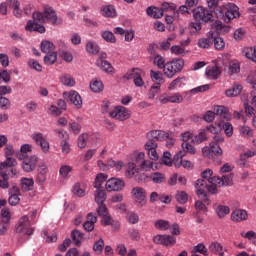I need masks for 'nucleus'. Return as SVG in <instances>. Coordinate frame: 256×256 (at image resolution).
<instances>
[{"mask_svg":"<svg viewBox=\"0 0 256 256\" xmlns=\"http://www.w3.org/2000/svg\"><path fill=\"white\" fill-rule=\"evenodd\" d=\"M33 20H29L26 24V31H37L38 33H45V26L39 23H51V25H61L63 20L57 17V12L51 7H45L44 11L35 12L32 15Z\"/></svg>","mask_w":256,"mask_h":256,"instance_id":"nucleus-1","label":"nucleus"},{"mask_svg":"<svg viewBox=\"0 0 256 256\" xmlns=\"http://www.w3.org/2000/svg\"><path fill=\"white\" fill-rule=\"evenodd\" d=\"M15 153L13 146L6 145L5 147V155L6 160L0 163V187L1 189H9V177L16 175L15 170L12 167L17 165V160L15 158H11V155Z\"/></svg>","mask_w":256,"mask_h":256,"instance_id":"nucleus-2","label":"nucleus"},{"mask_svg":"<svg viewBox=\"0 0 256 256\" xmlns=\"http://www.w3.org/2000/svg\"><path fill=\"white\" fill-rule=\"evenodd\" d=\"M213 178H210L207 182V180H197L194 187L196 189V194L203 201V203H206V205H209V198L207 197V191L208 193H211L212 195H215L217 193V185H219L217 182H212Z\"/></svg>","mask_w":256,"mask_h":256,"instance_id":"nucleus-3","label":"nucleus"},{"mask_svg":"<svg viewBox=\"0 0 256 256\" xmlns=\"http://www.w3.org/2000/svg\"><path fill=\"white\" fill-rule=\"evenodd\" d=\"M185 66V61L183 59H174L172 61L166 62L163 73L168 79H173L177 73L183 70Z\"/></svg>","mask_w":256,"mask_h":256,"instance_id":"nucleus-4","label":"nucleus"},{"mask_svg":"<svg viewBox=\"0 0 256 256\" xmlns=\"http://www.w3.org/2000/svg\"><path fill=\"white\" fill-rule=\"evenodd\" d=\"M193 17L195 21H202V23H209L213 19V11L203 6H198L193 9Z\"/></svg>","mask_w":256,"mask_h":256,"instance_id":"nucleus-5","label":"nucleus"},{"mask_svg":"<svg viewBox=\"0 0 256 256\" xmlns=\"http://www.w3.org/2000/svg\"><path fill=\"white\" fill-rule=\"evenodd\" d=\"M35 230L31 228V223L29 222L28 216H22L18 224L16 226V233H20L21 235H33Z\"/></svg>","mask_w":256,"mask_h":256,"instance_id":"nucleus-6","label":"nucleus"},{"mask_svg":"<svg viewBox=\"0 0 256 256\" xmlns=\"http://www.w3.org/2000/svg\"><path fill=\"white\" fill-rule=\"evenodd\" d=\"M109 116L117 121H127V119L131 117V111H129L125 106H116L109 112Z\"/></svg>","mask_w":256,"mask_h":256,"instance_id":"nucleus-7","label":"nucleus"},{"mask_svg":"<svg viewBox=\"0 0 256 256\" xmlns=\"http://www.w3.org/2000/svg\"><path fill=\"white\" fill-rule=\"evenodd\" d=\"M153 242L156 245H163L164 247H173L177 243V239L171 235H156L153 238Z\"/></svg>","mask_w":256,"mask_h":256,"instance_id":"nucleus-8","label":"nucleus"},{"mask_svg":"<svg viewBox=\"0 0 256 256\" xmlns=\"http://www.w3.org/2000/svg\"><path fill=\"white\" fill-rule=\"evenodd\" d=\"M22 169L26 173H31L35 171L37 163H39V157L37 155H31L22 160Z\"/></svg>","mask_w":256,"mask_h":256,"instance_id":"nucleus-9","label":"nucleus"},{"mask_svg":"<svg viewBox=\"0 0 256 256\" xmlns=\"http://www.w3.org/2000/svg\"><path fill=\"white\" fill-rule=\"evenodd\" d=\"M63 97L64 99L71 101L77 109H81V107H83V99L77 91L71 90L70 92H64Z\"/></svg>","mask_w":256,"mask_h":256,"instance_id":"nucleus-10","label":"nucleus"},{"mask_svg":"<svg viewBox=\"0 0 256 256\" xmlns=\"http://www.w3.org/2000/svg\"><path fill=\"white\" fill-rule=\"evenodd\" d=\"M106 191H123L125 187V182L119 178H110L106 182Z\"/></svg>","mask_w":256,"mask_h":256,"instance_id":"nucleus-11","label":"nucleus"},{"mask_svg":"<svg viewBox=\"0 0 256 256\" xmlns=\"http://www.w3.org/2000/svg\"><path fill=\"white\" fill-rule=\"evenodd\" d=\"M185 157V152L179 151L176 155H174L173 163L175 167H184V169H193V163L189 160H183Z\"/></svg>","mask_w":256,"mask_h":256,"instance_id":"nucleus-12","label":"nucleus"},{"mask_svg":"<svg viewBox=\"0 0 256 256\" xmlns=\"http://www.w3.org/2000/svg\"><path fill=\"white\" fill-rule=\"evenodd\" d=\"M132 195L134 196L138 207H145V203H147V195L145 194V189L141 187L133 188Z\"/></svg>","mask_w":256,"mask_h":256,"instance_id":"nucleus-13","label":"nucleus"},{"mask_svg":"<svg viewBox=\"0 0 256 256\" xmlns=\"http://www.w3.org/2000/svg\"><path fill=\"white\" fill-rule=\"evenodd\" d=\"M146 137L148 141L155 143L156 141H165L166 139H169V133L161 130H152L147 133Z\"/></svg>","mask_w":256,"mask_h":256,"instance_id":"nucleus-14","label":"nucleus"},{"mask_svg":"<svg viewBox=\"0 0 256 256\" xmlns=\"http://www.w3.org/2000/svg\"><path fill=\"white\" fill-rule=\"evenodd\" d=\"M31 137L33 141L36 143V145H39V147H41L43 153H49V141L45 139L42 133L32 134Z\"/></svg>","mask_w":256,"mask_h":256,"instance_id":"nucleus-15","label":"nucleus"},{"mask_svg":"<svg viewBox=\"0 0 256 256\" xmlns=\"http://www.w3.org/2000/svg\"><path fill=\"white\" fill-rule=\"evenodd\" d=\"M236 17H239V7L235 6L234 4H228L226 6L223 21H225V23H230V21L236 19Z\"/></svg>","mask_w":256,"mask_h":256,"instance_id":"nucleus-16","label":"nucleus"},{"mask_svg":"<svg viewBox=\"0 0 256 256\" xmlns=\"http://www.w3.org/2000/svg\"><path fill=\"white\" fill-rule=\"evenodd\" d=\"M97 213L100 217H102V223L104 225H111L113 223V218L109 216V210L107 206L104 204H98Z\"/></svg>","mask_w":256,"mask_h":256,"instance_id":"nucleus-17","label":"nucleus"},{"mask_svg":"<svg viewBox=\"0 0 256 256\" xmlns=\"http://www.w3.org/2000/svg\"><path fill=\"white\" fill-rule=\"evenodd\" d=\"M159 101L162 105H167V103H183V95L180 93H175L171 96L161 95L159 96Z\"/></svg>","mask_w":256,"mask_h":256,"instance_id":"nucleus-18","label":"nucleus"},{"mask_svg":"<svg viewBox=\"0 0 256 256\" xmlns=\"http://www.w3.org/2000/svg\"><path fill=\"white\" fill-rule=\"evenodd\" d=\"M48 171L47 164L40 162L37 169L36 183H45V181H47Z\"/></svg>","mask_w":256,"mask_h":256,"instance_id":"nucleus-19","label":"nucleus"},{"mask_svg":"<svg viewBox=\"0 0 256 256\" xmlns=\"http://www.w3.org/2000/svg\"><path fill=\"white\" fill-rule=\"evenodd\" d=\"M145 149H146L147 155L151 159V161H157V159H159V154H157L156 142L147 141L145 144Z\"/></svg>","mask_w":256,"mask_h":256,"instance_id":"nucleus-20","label":"nucleus"},{"mask_svg":"<svg viewBox=\"0 0 256 256\" xmlns=\"http://www.w3.org/2000/svg\"><path fill=\"white\" fill-rule=\"evenodd\" d=\"M249 214H247L246 210L236 209L231 214V219L235 223H241V221H247Z\"/></svg>","mask_w":256,"mask_h":256,"instance_id":"nucleus-21","label":"nucleus"},{"mask_svg":"<svg viewBox=\"0 0 256 256\" xmlns=\"http://www.w3.org/2000/svg\"><path fill=\"white\" fill-rule=\"evenodd\" d=\"M212 183H217L219 185V187H221V185H226V186H231L233 185V175H223L222 178L214 176L211 179Z\"/></svg>","mask_w":256,"mask_h":256,"instance_id":"nucleus-22","label":"nucleus"},{"mask_svg":"<svg viewBox=\"0 0 256 256\" xmlns=\"http://www.w3.org/2000/svg\"><path fill=\"white\" fill-rule=\"evenodd\" d=\"M214 115H218L222 119H225V121H231L232 115L229 113V109L225 106H215L214 107Z\"/></svg>","mask_w":256,"mask_h":256,"instance_id":"nucleus-23","label":"nucleus"},{"mask_svg":"<svg viewBox=\"0 0 256 256\" xmlns=\"http://www.w3.org/2000/svg\"><path fill=\"white\" fill-rule=\"evenodd\" d=\"M213 45V31L208 32L207 38L198 40V47L201 49H209Z\"/></svg>","mask_w":256,"mask_h":256,"instance_id":"nucleus-24","label":"nucleus"},{"mask_svg":"<svg viewBox=\"0 0 256 256\" xmlns=\"http://www.w3.org/2000/svg\"><path fill=\"white\" fill-rule=\"evenodd\" d=\"M142 75H143V72L140 69L134 68L132 70V78L134 81V85H136V87H143V85H145Z\"/></svg>","mask_w":256,"mask_h":256,"instance_id":"nucleus-25","label":"nucleus"},{"mask_svg":"<svg viewBox=\"0 0 256 256\" xmlns=\"http://www.w3.org/2000/svg\"><path fill=\"white\" fill-rule=\"evenodd\" d=\"M95 223H97V216H94L93 213L87 215V220L83 224L85 231L91 232L95 229Z\"/></svg>","mask_w":256,"mask_h":256,"instance_id":"nucleus-26","label":"nucleus"},{"mask_svg":"<svg viewBox=\"0 0 256 256\" xmlns=\"http://www.w3.org/2000/svg\"><path fill=\"white\" fill-rule=\"evenodd\" d=\"M33 151V145L30 144H23L20 147V152L17 154V158L20 161H23V159H27L29 157V153Z\"/></svg>","mask_w":256,"mask_h":256,"instance_id":"nucleus-27","label":"nucleus"},{"mask_svg":"<svg viewBox=\"0 0 256 256\" xmlns=\"http://www.w3.org/2000/svg\"><path fill=\"white\" fill-rule=\"evenodd\" d=\"M96 65L102 69V71H105V73H108L111 75L112 73H115V68L109 63L107 60H97Z\"/></svg>","mask_w":256,"mask_h":256,"instance_id":"nucleus-28","label":"nucleus"},{"mask_svg":"<svg viewBox=\"0 0 256 256\" xmlns=\"http://www.w3.org/2000/svg\"><path fill=\"white\" fill-rule=\"evenodd\" d=\"M146 13L149 17H153L154 19H161V17H163V10L155 6L148 7Z\"/></svg>","mask_w":256,"mask_h":256,"instance_id":"nucleus-29","label":"nucleus"},{"mask_svg":"<svg viewBox=\"0 0 256 256\" xmlns=\"http://www.w3.org/2000/svg\"><path fill=\"white\" fill-rule=\"evenodd\" d=\"M105 201H107V193L105 192V189H96L95 203H97V205H103Z\"/></svg>","mask_w":256,"mask_h":256,"instance_id":"nucleus-30","label":"nucleus"},{"mask_svg":"<svg viewBox=\"0 0 256 256\" xmlns=\"http://www.w3.org/2000/svg\"><path fill=\"white\" fill-rule=\"evenodd\" d=\"M209 251L213 253L214 255L224 256L225 252L223 250V245L219 242H212L209 245Z\"/></svg>","mask_w":256,"mask_h":256,"instance_id":"nucleus-31","label":"nucleus"},{"mask_svg":"<svg viewBox=\"0 0 256 256\" xmlns=\"http://www.w3.org/2000/svg\"><path fill=\"white\" fill-rule=\"evenodd\" d=\"M20 185L22 191H33L35 180H33V178H21Z\"/></svg>","mask_w":256,"mask_h":256,"instance_id":"nucleus-32","label":"nucleus"},{"mask_svg":"<svg viewBox=\"0 0 256 256\" xmlns=\"http://www.w3.org/2000/svg\"><path fill=\"white\" fill-rule=\"evenodd\" d=\"M86 51L90 54V55H97V53H99V51H101V48L99 47V45L97 44V42L93 41V40H89L86 43Z\"/></svg>","mask_w":256,"mask_h":256,"instance_id":"nucleus-33","label":"nucleus"},{"mask_svg":"<svg viewBox=\"0 0 256 256\" xmlns=\"http://www.w3.org/2000/svg\"><path fill=\"white\" fill-rule=\"evenodd\" d=\"M243 55L246 59H249L250 61H253V63H256V46L244 48Z\"/></svg>","mask_w":256,"mask_h":256,"instance_id":"nucleus-34","label":"nucleus"},{"mask_svg":"<svg viewBox=\"0 0 256 256\" xmlns=\"http://www.w3.org/2000/svg\"><path fill=\"white\" fill-rule=\"evenodd\" d=\"M243 91V86L241 84H235L232 88L225 91L226 97H237Z\"/></svg>","mask_w":256,"mask_h":256,"instance_id":"nucleus-35","label":"nucleus"},{"mask_svg":"<svg viewBox=\"0 0 256 256\" xmlns=\"http://www.w3.org/2000/svg\"><path fill=\"white\" fill-rule=\"evenodd\" d=\"M207 139V130H201L197 135L194 136L192 143H194V145H201V143L207 141Z\"/></svg>","mask_w":256,"mask_h":256,"instance_id":"nucleus-36","label":"nucleus"},{"mask_svg":"<svg viewBox=\"0 0 256 256\" xmlns=\"http://www.w3.org/2000/svg\"><path fill=\"white\" fill-rule=\"evenodd\" d=\"M60 81L62 85H65V87H75V78L70 74H63L60 77Z\"/></svg>","mask_w":256,"mask_h":256,"instance_id":"nucleus-37","label":"nucleus"},{"mask_svg":"<svg viewBox=\"0 0 256 256\" xmlns=\"http://www.w3.org/2000/svg\"><path fill=\"white\" fill-rule=\"evenodd\" d=\"M151 181L156 184L165 183L167 181V177H165V174L161 172H154L150 175Z\"/></svg>","mask_w":256,"mask_h":256,"instance_id":"nucleus-38","label":"nucleus"},{"mask_svg":"<svg viewBox=\"0 0 256 256\" xmlns=\"http://www.w3.org/2000/svg\"><path fill=\"white\" fill-rule=\"evenodd\" d=\"M101 13L103 17H115L117 15V12L115 11V6L113 5L102 7Z\"/></svg>","mask_w":256,"mask_h":256,"instance_id":"nucleus-39","label":"nucleus"},{"mask_svg":"<svg viewBox=\"0 0 256 256\" xmlns=\"http://www.w3.org/2000/svg\"><path fill=\"white\" fill-rule=\"evenodd\" d=\"M213 43L215 49L221 51V49H225V41L223 38L217 36V32H213Z\"/></svg>","mask_w":256,"mask_h":256,"instance_id":"nucleus-40","label":"nucleus"},{"mask_svg":"<svg viewBox=\"0 0 256 256\" xmlns=\"http://www.w3.org/2000/svg\"><path fill=\"white\" fill-rule=\"evenodd\" d=\"M7 6L12 7L14 9L13 13L15 17H21V10L19 9V1L18 0H6Z\"/></svg>","mask_w":256,"mask_h":256,"instance_id":"nucleus-41","label":"nucleus"},{"mask_svg":"<svg viewBox=\"0 0 256 256\" xmlns=\"http://www.w3.org/2000/svg\"><path fill=\"white\" fill-rule=\"evenodd\" d=\"M101 37L107 43H117V38H115V34L109 30H105L101 32Z\"/></svg>","mask_w":256,"mask_h":256,"instance_id":"nucleus-42","label":"nucleus"},{"mask_svg":"<svg viewBox=\"0 0 256 256\" xmlns=\"http://www.w3.org/2000/svg\"><path fill=\"white\" fill-rule=\"evenodd\" d=\"M206 75L212 77V79H217V77L221 75V68H219V66L208 67L206 69Z\"/></svg>","mask_w":256,"mask_h":256,"instance_id":"nucleus-43","label":"nucleus"},{"mask_svg":"<svg viewBox=\"0 0 256 256\" xmlns=\"http://www.w3.org/2000/svg\"><path fill=\"white\" fill-rule=\"evenodd\" d=\"M90 89L93 91V93H101L104 89L103 82L101 80H93L90 83Z\"/></svg>","mask_w":256,"mask_h":256,"instance_id":"nucleus-44","label":"nucleus"},{"mask_svg":"<svg viewBox=\"0 0 256 256\" xmlns=\"http://www.w3.org/2000/svg\"><path fill=\"white\" fill-rule=\"evenodd\" d=\"M150 77L154 83H165V79H163V73L161 71H150Z\"/></svg>","mask_w":256,"mask_h":256,"instance_id":"nucleus-45","label":"nucleus"},{"mask_svg":"<svg viewBox=\"0 0 256 256\" xmlns=\"http://www.w3.org/2000/svg\"><path fill=\"white\" fill-rule=\"evenodd\" d=\"M126 220L130 225H137V223H139V214L129 211L126 213Z\"/></svg>","mask_w":256,"mask_h":256,"instance_id":"nucleus-46","label":"nucleus"},{"mask_svg":"<svg viewBox=\"0 0 256 256\" xmlns=\"http://www.w3.org/2000/svg\"><path fill=\"white\" fill-rule=\"evenodd\" d=\"M154 227L156 229H159V231H167V229L171 227V224L169 223V221L166 220H157L154 223Z\"/></svg>","mask_w":256,"mask_h":256,"instance_id":"nucleus-47","label":"nucleus"},{"mask_svg":"<svg viewBox=\"0 0 256 256\" xmlns=\"http://www.w3.org/2000/svg\"><path fill=\"white\" fill-rule=\"evenodd\" d=\"M192 252L196 254L200 253V255L204 256H209L207 246H205L203 243H199L198 245L194 246Z\"/></svg>","mask_w":256,"mask_h":256,"instance_id":"nucleus-48","label":"nucleus"},{"mask_svg":"<svg viewBox=\"0 0 256 256\" xmlns=\"http://www.w3.org/2000/svg\"><path fill=\"white\" fill-rule=\"evenodd\" d=\"M55 49V45L51 43L50 41H42L41 43V51L42 53H53V50Z\"/></svg>","mask_w":256,"mask_h":256,"instance_id":"nucleus-49","label":"nucleus"},{"mask_svg":"<svg viewBox=\"0 0 256 256\" xmlns=\"http://www.w3.org/2000/svg\"><path fill=\"white\" fill-rule=\"evenodd\" d=\"M71 238L74 244L79 246L81 245V241H83V234L79 230H74L71 233Z\"/></svg>","mask_w":256,"mask_h":256,"instance_id":"nucleus-50","label":"nucleus"},{"mask_svg":"<svg viewBox=\"0 0 256 256\" xmlns=\"http://www.w3.org/2000/svg\"><path fill=\"white\" fill-rule=\"evenodd\" d=\"M104 247H105V241L100 238L98 241L94 243L93 251L96 253V255H101V253H103Z\"/></svg>","mask_w":256,"mask_h":256,"instance_id":"nucleus-51","label":"nucleus"},{"mask_svg":"<svg viewBox=\"0 0 256 256\" xmlns=\"http://www.w3.org/2000/svg\"><path fill=\"white\" fill-rule=\"evenodd\" d=\"M241 137H253V129L251 127L242 125L239 127Z\"/></svg>","mask_w":256,"mask_h":256,"instance_id":"nucleus-52","label":"nucleus"},{"mask_svg":"<svg viewBox=\"0 0 256 256\" xmlns=\"http://www.w3.org/2000/svg\"><path fill=\"white\" fill-rule=\"evenodd\" d=\"M153 64L156 65L158 69H165V57L157 54L156 56H154Z\"/></svg>","mask_w":256,"mask_h":256,"instance_id":"nucleus-53","label":"nucleus"},{"mask_svg":"<svg viewBox=\"0 0 256 256\" xmlns=\"http://www.w3.org/2000/svg\"><path fill=\"white\" fill-rule=\"evenodd\" d=\"M189 199V195L186 194L185 191H178L176 193V201L180 203V205H185Z\"/></svg>","mask_w":256,"mask_h":256,"instance_id":"nucleus-54","label":"nucleus"},{"mask_svg":"<svg viewBox=\"0 0 256 256\" xmlns=\"http://www.w3.org/2000/svg\"><path fill=\"white\" fill-rule=\"evenodd\" d=\"M105 181H107V176H105V174H98L94 181L95 189H103V187H101V185H103V183H105Z\"/></svg>","mask_w":256,"mask_h":256,"instance_id":"nucleus-55","label":"nucleus"},{"mask_svg":"<svg viewBox=\"0 0 256 256\" xmlns=\"http://www.w3.org/2000/svg\"><path fill=\"white\" fill-rule=\"evenodd\" d=\"M88 142H89V134L83 133L78 137V147L80 149H85V147H87Z\"/></svg>","mask_w":256,"mask_h":256,"instance_id":"nucleus-56","label":"nucleus"},{"mask_svg":"<svg viewBox=\"0 0 256 256\" xmlns=\"http://www.w3.org/2000/svg\"><path fill=\"white\" fill-rule=\"evenodd\" d=\"M73 171V167L69 165H63L60 167L59 173L63 179H69V174Z\"/></svg>","mask_w":256,"mask_h":256,"instance_id":"nucleus-57","label":"nucleus"},{"mask_svg":"<svg viewBox=\"0 0 256 256\" xmlns=\"http://www.w3.org/2000/svg\"><path fill=\"white\" fill-rule=\"evenodd\" d=\"M159 91H161V84L155 83L151 86L148 97L149 99H155L156 95H158Z\"/></svg>","mask_w":256,"mask_h":256,"instance_id":"nucleus-58","label":"nucleus"},{"mask_svg":"<svg viewBox=\"0 0 256 256\" xmlns=\"http://www.w3.org/2000/svg\"><path fill=\"white\" fill-rule=\"evenodd\" d=\"M57 61V53L56 52H50L44 57V63L45 65H53Z\"/></svg>","mask_w":256,"mask_h":256,"instance_id":"nucleus-59","label":"nucleus"},{"mask_svg":"<svg viewBox=\"0 0 256 256\" xmlns=\"http://www.w3.org/2000/svg\"><path fill=\"white\" fill-rule=\"evenodd\" d=\"M217 215L218 217H220V219H223V217H225V215H229V213L231 212V209H229L228 206H218L216 209Z\"/></svg>","mask_w":256,"mask_h":256,"instance_id":"nucleus-60","label":"nucleus"},{"mask_svg":"<svg viewBox=\"0 0 256 256\" xmlns=\"http://www.w3.org/2000/svg\"><path fill=\"white\" fill-rule=\"evenodd\" d=\"M210 151L214 153V155H217L218 157L223 155V149H221V146L215 142L210 143Z\"/></svg>","mask_w":256,"mask_h":256,"instance_id":"nucleus-61","label":"nucleus"},{"mask_svg":"<svg viewBox=\"0 0 256 256\" xmlns=\"http://www.w3.org/2000/svg\"><path fill=\"white\" fill-rule=\"evenodd\" d=\"M161 163H163L164 165H167L168 167H171L172 165H174L173 160H171V152L166 151L163 153Z\"/></svg>","mask_w":256,"mask_h":256,"instance_id":"nucleus-62","label":"nucleus"},{"mask_svg":"<svg viewBox=\"0 0 256 256\" xmlns=\"http://www.w3.org/2000/svg\"><path fill=\"white\" fill-rule=\"evenodd\" d=\"M181 85H183V78L178 77L169 84L168 90L175 91V89H177V87H181Z\"/></svg>","mask_w":256,"mask_h":256,"instance_id":"nucleus-63","label":"nucleus"},{"mask_svg":"<svg viewBox=\"0 0 256 256\" xmlns=\"http://www.w3.org/2000/svg\"><path fill=\"white\" fill-rule=\"evenodd\" d=\"M2 223H9L11 221V212L9 208H3L1 210Z\"/></svg>","mask_w":256,"mask_h":256,"instance_id":"nucleus-64","label":"nucleus"}]
</instances>
